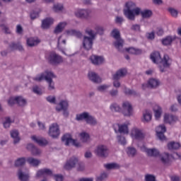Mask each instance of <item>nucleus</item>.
<instances>
[{
  "label": "nucleus",
  "instance_id": "nucleus-1",
  "mask_svg": "<svg viewBox=\"0 0 181 181\" xmlns=\"http://www.w3.org/2000/svg\"><path fill=\"white\" fill-rule=\"evenodd\" d=\"M123 13L129 21H135V16H138L139 14H141V18L144 19H149L153 15L152 11L151 10L146 9L141 11V8L136 7V4L133 1L125 3Z\"/></svg>",
  "mask_w": 181,
  "mask_h": 181
},
{
  "label": "nucleus",
  "instance_id": "nucleus-2",
  "mask_svg": "<svg viewBox=\"0 0 181 181\" xmlns=\"http://www.w3.org/2000/svg\"><path fill=\"white\" fill-rule=\"evenodd\" d=\"M150 59L154 64H158V69L161 73L167 71L172 66V59L169 55L165 54L163 57L160 56V52L158 51L153 52L150 55Z\"/></svg>",
  "mask_w": 181,
  "mask_h": 181
},
{
  "label": "nucleus",
  "instance_id": "nucleus-3",
  "mask_svg": "<svg viewBox=\"0 0 181 181\" xmlns=\"http://www.w3.org/2000/svg\"><path fill=\"white\" fill-rule=\"evenodd\" d=\"M56 75H54L52 71H45L33 78V80H34V81H38V83L45 80V81L48 83V90L52 91V90H54V82H53V78H56Z\"/></svg>",
  "mask_w": 181,
  "mask_h": 181
},
{
  "label": "nucleus",
  "instance_id": "nucleus-4",
  "mask_svg": "<svg viewBox=\"0 0 181 181\" xmlns=\"http://www.w3.org/2000/svg\"><path fill=\"white\" fill-rule=\"evenodd\" d=\"M47 60L51 66H59L63 63V57L59 55L55 52H52L48 54Z\"/></svg>",
  "mask_w": 181,
  "mask_h": 181
},
{
  "label": "nucleus",
  "instance_id": "nucleus-5",
  "mask_svg": "<svg viewBox=\"0 0 181 181\" xmlns=\"http://www.w3.org/2000/svg\"><path fill=\"white\" fill-rule=\"evenodd\" d=\"M48 134L53 138L57 139L60 136V127L57 123H52L49 128Z\"/></svg>",
  "mask_w": 181,
  "mask_h": 181
},
{
  "label": "nucleus",
  "instance_id": "nucleus-6",
  "mask_svg": "<svg viewBox=\"0 0 181 181\" xmlns=\"http://www.w3.org/2000/svg\"><path fill=\"white\" fill-rule=\"evenodd\" d=\"M62 141L64 143V145H66V146H69V145L71 144L74 146H76V148H81V144H80V142H78V141L76 139H73L70 134H64L62 137Z\"/></svg>",
  "mask_w": 181,
  "mask_h": 181
},
{
  "label": "nucleus",
  "instance_id": "nucleus-7",
  "mask_svg": "<svg viewBox=\"0 0 181 181\" xmlns=\"http://www.w3.org/2000/svg\"><path fill=\"white\" fill-rule=\"evenodd\" d=\"M95 153L99 158H107L108 156V147L103 144L99 145L95 150Z\"/></svg>",
  "mask_w": 181,
  "mask_h": 181
},
{
  "label": "nucleus",
  "instance_id": "nucleus-8",
  "mask_svg": "<svg viewBox=\"0 0 181 181\" xmlns=\"http://www.w3.org/2000/svg\"><path fill=\"white\" fill-rule=\"evenodd\" d=\"M113 129L116 134H129V130L128 129V124H119V123L113 124Z\"/></svg>",
  "mask_w": 181,
  "mask_h": 181
},
{
  "label": "nucleus",
  "instance_id": "nucleus-9",
  "mask_svg": "<svg viewBox=\"0 0 181 181\" xmlns=\"http://www.w3.org/2000/svg\"><path fill=\"white\" fill-rule=\"evenodd\" d=\"M78 163V158L76 156H72L68 159L64 165V168L66 170H71L76 168V165Z\"/></svg>",
  "mask_w": 181,
  "mask_h": 181
},
{
  "label": "nucleus",
  "instance_id": "nucleus-10",
  "mask_svg": "<svg viewBox=\"0 0 181 181\" xmlns=\"http://www.w3.org/2000/svg\"><path fill=\"white\" fill-rule=\"evenodd\" d=\"M94 39L90 38L88 36H83V47L85 50H91L93 49V45H94Z\"/></svg>",
  "mask_w": 181,
  "mask_h": 181
},
{
  "label": "nucleus",
  "instance_id": "nucleus-11",
  "mask_svg": "<svg viewBox=\"0 0 181 181\" xmlns=\"http://www.w3.org/2000/svg\"><path fill=\"white\" fill-rule=\"evenodd\" d=\"M90 60L94 66H101L102 64H104V62H105L104 57L98 55L90 56Z\"/></svg>",
  "mask_w": 181,
  "mask_h": 181
},
{
  "label": "nucleus",
  "instance_id": "nucleus-12",
  "mask_svg": "<svg viewBox=\"0 0 181 181\" xmlns=\"http://www.w3.org/2000/svg\"><path fill=\"white\" fill-rule=\"evenodd\" d=\"M122 112L125 117H129L132 114V105L129 102L123 103Z\"/></svg>",
  "mask_w": 181,
  "mask_h": 181
},
{
  "label": "nucleus",
  "instance_id": "nucleus-13",
  "mask_svg": "<svg viewBox=\"0 0 181 181\" xmlns=\"http://www.w3.org/2000/svg\"><path fill=\"white\" fill-rule=\"evenodd\" d=\"M26 149H28V151H30L33 156H40V155H42V150L36 147L33 144H28Z\"/></svg>",
  "mask_w": 181,
  "mask_h": 181
},
{
  "label": "nucleus",
  "instance_id": "nucleus-14",
  "mask_svg": "<svg viewBox=\"0 0 181 181\" xmlns=\"http://www.w3.org/2000/svg\"><path fill=\"white\" fill-rule=\"evenodd\" d=\"M91 13V10L88 9H81L75 12V16L76 18H81V19H87Z\"/></svg>",
  "mask_w": 181,
  "mask_h": 181
},
{
  "label": "nucleus",
  "instance_id": "nucleus-15",
  "mask_svg": "<svg viewBox=\"0 0 181 181\" xmlns=\"http://www.w3.org/2000/svg\"><path fill=\"white\" fill-rule=\"evenodd\" d=\"M165 132H166V127H165L164 124L160 125L157 128L156 134L160 141H165L166 139V136H165Z\"/></svg>",
  "mask_w": 181,
  "mask_h": 181
},
{
  "label": "nucleus",
  "instance_id": "nucleus-16",
  "mask_svg": "<svg viewBox=\"0 0 181 181\" xmlns=\"http://www.w3.org/2000/svg\"><path fill=\"white\" fill-rule=\"evenodd\" d=\"M56 111L57 112H60L63 110H69V100H62L58 103V106L55 107Z\"/></svg>",
  "mask_w": 181,
  "mask_h": 181
},
{
  "label": "nucleus",
  "instance_id": "nucleus-17",
  "mask_svg": "<svg viewBox=\"0 0 181 181\" xmlns=\"http://www.w3.org/2000/svg\"><path fill=\"white\" fill-rule=\"evenodd\" d=\"M88 77L90 81L95 83V84H100V83L102 81L100 76H98V74H97L95 72H89L88 74Z\"/></svg>",
  "mask_w": 181,
  "mask_h": 181
},
{
  "label": "nucleus",
  "instance_id": "nucleus-18",
  "mask_svg": "<svg viewBox=\"0 0 181 181\" xmlns=\"http://www.w3.org/2000/svg\"><path fill=\"white\" fill-rule=\"evenodd\" d=\"M18 177L21 181H28L29 180V173L24 171L23 168H20L18 171Z\"/></svg>",
  "mask_w": 181,
  "mask_h": 181
},
{
  "label": "nucleus",
  "instance_id": "nucleus-19",
  "mask_svg": "<svg viewBox=\"0 0 181 181\" xmlns=\"http://www.w3.org/2000/svg\"><path fill=\"white\" fill-rule=\"evenodd\" d=\"M127 76V69H121L116 71L115 74L112 75L113 80H119L122 77H125Z\"/></svg>",
  "mask_w": 181,
  "mask_h": 181
},
{
  "label": "nucleus",
  "instance_id": "nucleus-20",
  "mask_svg": "<svg viewBox=\"0 0 181 181\" xmlns=\"http://www.w3.org/2000/svg\"><path fill=\"white\" fill-rule=\"evenodd\" d=\"M10 135L13 139L14 145H16V144H19V142L21 141V137H19V131H18L17 129L11 130L10 132Z\"/></svg>",
  "mask_w": 181,
  "mask_h": 181
},
{
  "label": "nucleus",
  "instance_id": "nucleus-21",
  "mask_svg": "<svg viewBox=\"0 0 181 181\" xmlns=\"http://www.w3.org/2000/svg\"><path fill=\"white\" fill-rule=\"evenodd\" d=\"M45 175L52 176V175H53V171H52V170L49 168H42L37 172L36 177H41V176H43Z\"/></svg>",
  "mask_w": 181,
  "mask_h": 181
},
{
  "label": "nucleus",
  "instance_id": "nucleus-22",
  "mask_svg": "<svg viewBox=\"0 0 181 181\" xmlns=\"http://www.w3.org/2000/svg\"><path fill=\"white\" fill-rule=\"evenodd\" d=\"M31 139L34 142H36V144L40 145V146H46V145L49 144V141H47L45 138H37L36 136H33Z\"/></svg>",
  "mask_w": 181,
  "mask_h": 181
},
{
  "label": "nucleus",
  "instance_id": "nucleus-23",
  "mask_svg": "<svg viewBox=\"0 0 181 181\" xmlns=\"http://www.w3.org/2000/svg\"><path fill=\"white\" fill-rule=\"evenodd\" d=\"M52 25H53V18H47L42 20L41 28L42 29H49Z\"/></svg>",
  "mask_w": 181,
  "mask_h": 181
},
{
  "label": "nucleus",
  "instance_id": "nucleus-24",
  "mask_svg": "<svg viewBox=\"0 0 181 181\" xmlns=\"http://www.w3.org/2000/svg\"><path fill=\"white\" fill-rule=\"evenodd\" d=\"M176 40V37H172L170 35H168L161 40V43L162 45H163V46H170L173 40Z\"/></svg>",
  "mask_w": 181,
  "mask_h": 181
},
{
  "label": "nucleus",
  "instance_id": "nucleus-25",
  "mask_svg": "<svg viewBox=\"0 0 181 181\" xmlns=\"http://www.w3.org/2000/svg\"><path fill=\"white\" fill-rule=\"evenodd\" d=\"M177 121V117L173 115H164V122L165 124H173V122H176Z\"/></svg>",
  "mask_w": 181,
  "mask_h": 181
},
{
  "label": "nucleus",
  "instance_id": "nucleus-26",
  "mask_svg": "<svg viewBox=\"0 0 181 181\" xmlns=\"http://www.w3.org/2000/svg\"><path fill=\"white\" fill-rule=\"evenodd\" d=\"M114 46L118 50V52H124V40L119 38L114 42Z\"/></svg>",
  "mask_w": 181,
  "mask_h": 181
},
{
  "label": "nucleus",
  "instance_id": "nucleus-27",
  "mask_svg": "<svg viewBox=\"0 0 181 181\" xmlns=\"http://www.w3.org/2000/svg\"><path fill=\"white\" fill-rule=\"evenodd\" d=\"M148 83L149 88H158V87H159L160 84V82L159 81V80L153 78H150Z\"/></svg>",
  "mask_w": 181,
  "mask_h": 181
},
{
  "label": "nucleus",
  "instance_id": "nucleus-28",
  "mask_svg": "<svg viewBox=\"0 0 181 181\" xmlns=\"http://www.w3.org/2000/svg\"><path fill=\"white\" fill-rule=\"evenodd\" d=\"M67 25V23L66 22H61L59 23L54 30V33L55 35H58V33H62L63 30H64V28Z\"/></svg>",
  "mask_w": 181,
  "mask_h": 181
},
{
  "label": "nucleus",
  "instance_id": "nucleus-29",
  "mask_svg": "<svg viewBox=\"0 0 181 181\" xmlns=\"http://www.w3.org/2000/svg\"><path fill=\"white\" fill-rule=\"evenodd\" d=\"M160 161L163 165H170V154L165 153L160 156Z\"/></svg>",
  "mask_w": 181,
  "mask_h": 181
},
{
  "label": "nucleus",
  "instance_id": "nucleus-30",
  "mask_svg": "<svg viewBox=\"0 0 181 181\" xmlns=\"http://www.w3.org/2000/svg\"><path fill=\"white\" fill-rule=\"evenodd\" d=\"M132 135H134L135 139L141 140L145 138L144 133H142V132L138 129H135L132 131Z\"/></svg>",
  "mask_w": 181,
  "mask_h": 181
},
{
  "label": "nucleus",
  "instance_id": "nucleus-31",
  "mask_svg": "<svg viewBox=\"0 0 181 181\" xmlns=\"http://www.w3.org/2000/svg\"><path fill=\"white\" fill-rule=\"evenodd\" d=\"M151 119H152V113H151V111L148 110H145V112L143 113L142 122H149Z\"/></svg>",
  "mask_w": 181,
  "mask_h": 181
},
{
  "label": "nucleus",
  "instance_id": "nucleus-32",
  "mask_svg": "<svg viewBox=\"0 0 181 181\" xmlns=\"http://www.w3.org/2000/svg\"><path fill=\"white\" fill-rule=\"evenodd\" d=\"M9 47L11 50H19V52H23V47L21 43L11 42L9 45Z\"/></svg>",
  "mask_w": 181,
  "mask_h": 181
},
{
  "label": "nucleus",
  "instance_id": "nucleus-33",
  "mask_svg": "<svg viewBox=\"0 0 181 181\" xmlns=\"http://www.w3.org/2000/svg\"><path fill=\"white\" fill-rule=\"evenodd\" d=\"M79 136L81 142L83 144L90 142V134H88L87 132H81L79 134Z\"/></svg>",
  "mask_w": 181,
  "mask_h": 181
},
{
  "label": "nucleus",
  "instance_id": "nucleus-34",
  "mask_svg": "<svg viewBox=\"0 0 181 181\" xmlns=\"http://www.w3.org/2000/svg\"><path fill=\"white\" fill-rule=\"evenodd\" d=\"M169 151H177L180 148V144L175 141H171L168 144Z\"/></svg>",
  "mask_w": 181,
  "mask_h": 181
},
{
  "label": "nucleus",
  "instance_id": "nucleus-35",
  "mask_svg": "<svg viewBox=\"0 0 181 181\" xmlns=\"http://www.w3.org/2000/svg\"><path fill=\"white\" fill-rule=\"evenodd\" d=\"M146 152L148 156H159V151L156 148H146Z\"/></svg>",
  "mask_w": 181,
  "mask_h": 181
},
{
  "label": "nucleus",
  "instance_id": "nucleus-36",
  "mask_svg": "<svg viewBox=\"0 0 181 181\" xmlns=\"http://www.w3.org/2000/svg\"><path fill=\"white\" fill-rule=\"evenodd\" d=\"M26 158L25 157L18 158L15 160L14 165L16 168L23 166L26 163Z\"/></svg>",
  "mask_w": 181,
  "mask_h": 181
},
{
  "label": "nucleus",
  "instance_id": "nucleus-37",
  "mask_svg": "<svg viewBox=\"0 0 181 181\" xmlns=\"http://www.w3.org/2000/svg\"><path fill=\"white\" fill-rule=\"evenodd\" d=\"M40 43V41L39 40H35L33 37L28 38L27 39V45L30 47H33L35 46H37Z\"/></svg>",
  "mask_w": 181,
  "mask_h": 181
},
{
  "label": "nucleus",
  "instance_id": "nucleus-38",
  "mask_svg": "<svg viewBox=\"0 0 181 181\" xmlns=\"http://www.w3.org/2000/svg\"><path fill=\"white\" fill-rule=\"evenodd\" d=\"M89 115L90 113L87 112H83L81 114L76 115V121H83V119H84L86 122Z\"/></svg>",
  "mask_w": 181,
  "mask_h": 181
},
{
  "label": "nucleus",
  "instance_id": "nucleus-39",
  "mask_svg": "<svg viewBox=\"0 0 181 181\" xmlns=\"http://www.w3.org/2000/svg\"><path fill=\"white\" fill-rule=\"evenodd\" d=\"M27 162H28V163H29V165H31V166L36 167L38 165H40V160H39L36 158H32V157L28 158Z\"/></svg>",
  "mask_w": 181,
  "mask_h": 181
},
{
  "label": "nucleus",
  "instance_id": "nucleus-40",
  "mask_svg": "<svg viewBox=\"0 0 181 181\" xmlns=\"http://www.w3.org/2000/svg\"><path fill=\"white\" fill-rule=\"evenodd\" d=\"M126 51L130 53V54H142V49H136L134 47L127 48Z\"/></svg>",
  "mask_w": 181,
  "mask_h": 181
},
{
  "label": "nucleus",
  "instance_id": "nucleus-41",
  "mask_svg": "<svg viewBox=\"0 0 181 181\" xmlns=\"http://www.w3.org/2000/svg\"><path fill=\"white\" fill-rule=\"evenodd\" d=\"M85 33L89 36V38L95 40V37L97 36V33H94V30H93L90 28H86L85 29Z\"/></svg>",
  "mask_w": 181,
  "mask_h": 181
},
{
  "label": "nucleus",
  "instance_id": "nucleus-42",
  "mask_svg": "<svg viewBox=\"0 0 181 181\" xmlns=\"http://www.w3.org/2000/svg\"><path fill=\"white\" fill-rule=\"evenodd\" d=\"M86 124H89V125L95 126L98 124L97 119H95V117L89 115V116H88V119H86Z\"/></svg>",
  "mask_w": 181,
  "mask_h": 181
},
{
  "label": "nucleus",
  "instance_id": "nucleus-43",
  "mask_svg": "<svg viewBox=\"0 0 181 181\" xmlns=\"http://www.w3.org/2000/svg\"><path fill=\"white\" fill-rule=\"evenodd\" d=\"M111 35L112 37H114V39H115L116 40L118 39H121V33H119V30H118L117 28L113 29L111 32Z\"/></svg>",
  "mask_w": 181,
  "mask_h": 181
},
{
  "label": "nucleus",
  "instance_id": "nucleus-44",
  "mask_svg": "<svg viewBox=\"0 0 181 181\" xmlns=\"http://www.w3.org/2000/svg\"><path fill=\"white\" fill-rule=\"evenodd\" d=\"M155 112V117L156 119H159L160 118V116L162 115V107L159 106H156V107L153 109Z\"/></svg>",
  "mask_w": 181,
  "mask_h": 181
},
{
  "label": "nucleus",
  "instance_id": "nucleus-45",
  "mask_svg": "<svg viewBox=\"0 0 181 181\" xmlns=\"http://www.w3.org/2000/svg\"><path fill=\"white\" fill-rule=\"evenodd\" d=\"M20 107H25L26 105L27 102L26 99L23 98L22 96H17V103Z\"/></svg>",
  "mask_w": 181,
  "mask_h": 181
},
{
  "label": "nucleus",
  "instance_id": "nucleus-46",
  "mask_svg": "<svg viewBox=\"0 0 181 181\" xmlns=\"http://www.w3.org/2000/svg\"><path fill=\"white\" fill-rule=\"evenodd\" d=\"M127 153L128 156L134 158V156L136 155V149H135L134 147H127Z\"/></svg>",
  "mask_w": 181,
  "mask_h": 181
},
{
  "label": "nucleus",
  "instance_id": "nucleus-47",
  "mask_svg": "<svg viewBox=\"0 0 181 181\" xmlns=\"http://www.w3.org/2000/svg\"><path fill=\"white\" fill-rule=\"evenodd\" d=\"M13 121L9 117H6L4 118V122H3L4 128H9L11 127V124H12Z\"/></svg>",
  "mask_w": 181,
  "mask_h": 181
},
{
  "label": "nucleus",
  "instance_id": "nucleus-48",
  "mask_svg": "<svg viewBox=\"0 0 181 181\" xmlns=\"http://www.w3.org/2000/svg\"><path fill=\"white\" fill-rule=\"evenodd\" d=\"M110 110L111 111H113L115 112H121L122 111V109H121V107L119 106L117 103H113L110 105Z\"/></svg>",
  "mask_w": 181,
  "mask_h": 181
},
{
  "label": "nucleus",
  "instance_id": "nucleus-49",
  "mask_svg": "<svg viewBox=\"0 0 181 181\" xmlns=\"http://www.w3.org/2000/svg\"><path fill=\"white\" fill-rule=\"evenodd\" d=\"M105 168L106 169H108L109 170H111V169H118L119 168V165L115 163H107L105 165Z\"/></svg>",
  "mask_w": 181,
  "mask_h": 181
},
{
  "label": "nucleus",
  "instance_id": "nucleus-50",
  "mask_svg": "<svg viewBox=\"0 0 181 181\" xmlns=\"http://www.w3.org/2000/svg\"><path fill=\"white\" fill-rule=\"evenodd\" d=\"M124 94L126 95H138V93L134 90H131L127 87H124Z\"/></svg>",
  "mask_w": 181,
  "mask_h": 181
},
{
  "label": "nucleus",
  "instance_id": "nucleus-51",
  "mask_svg": "<svg viewBox=\"0 0 181 181\" xmlns=\"http://www.w3.org/2000/svg\"><path fill=\"white\" fill-rule=\"evenodd\" d=\"M108 88H110V86L108 85H100L97 87V90L99 91V93H105Z\"/></svg>",
  "mask_w": 181,
  "mask_h": 181
},
{
  "label": "nucleus",
  "instance_id": "nucleus-52",
  "mask_svg": "<svg viewBox=\"0 0 181 181\" xmlns=\"http://www.w3.org/2000/svg\"><path fill=\"white\" fill-rule=\"evenodd\" d=\"M96 35H100V36H103L104 35V27L102 26H96L95 28Z\"/></svg>",
  "mask_w": 181,
  "mask_h": 181
},
{
  "label": "nucleus",
  "instance_id": "nucleus-53",
  "mask_svg": "<svg viewBox=\"0 0 181 181\" xmlns=\"http://www.w3.org/2000/svg\"><path fill=\"white\" fill-rule=\"evenodd\" d=\"M16 103H17V96L16 97H11L8 100V105H10V107L15 105V104H16Z\"/></svg>",
  "mask_w": 181,
  "mask_h": 181
},
{
  "label": "nucleus",
  "instance_id": "nucleus-54",
  "mask_svg": "<svg viewBox=\"0 0 181 181\" xmlns=\"http://www.w3.org/2000/svg\"><path fill=\"white\" fill-rule=\"evenodd\" d=\"M117 141L120 145H127V139H125V137L122 135L117 136Z\"/></svg>",
  "mask_w": 181,
  "mask_h": 181
},
{
  "label": "nucleus",
  "instance_id": "nucleus-55",
  "mask_svg": "<svg viewBox=\"0 0 181 181\" xmlns=\"http://www.w3.org/2000/svg\"><path fill=\"white\" fill-rule=\"evenodd\" d=\"M33 92L37 95H42V89L37 86L33 87Z\"/></svg>",
  "mask_w": 181,
  "mask_h": 181
},
{
  "label": "nucleus",
  "instance_id": "nucleus-56",
  "mask_svg": "<svg viewBox=\"0 0 181 181\" xmlns=\"http://www.w3.org/2000/svg\"><path fill=\"white\" fill-rule=\"evenodd\" d=\"M107 177H108V174H107V173H102L100 176H98L97 177L96 181H103V180H105V179H107Z\"/></svg>",
  "mask_w": 181,
  "mask_h": 181
},
{
  "label": "nucleus",
  "instance_id": "nucleus-57",
  "mask_svg": "<svg viewBox=\"0 0 181 181\" xmlns=\"http://www.w3.org/2000/svg\"><path fill=\"white\" fill-rule=\"evenodd\" d=\"M46 100L50 104H56V96L49 95L46 98Z\"/></svg>",
  "mask_w": 181,
  "mask_h": 181
},
{
  "label": "nucleus",
  "instance_id": "nucleus-58",
  "mask_svg": "<svg viewBox=\"0 0 181 181\" xmlns=\"http://www.w3.org/2000/svg\"><path fill=\"white\" fill-rule=\"evenodd\" d=\"M30 19L32 21H35V19L39 18V12L38 11H33L30 13Z\"/></svg>",
  "mask_w": 181,
  "mask_h": 181
},
{
  "label": "nucleus",
  "instance_id": "nucleus-59",
  "mask_svg": "<svg viewBox=\"0 0 181 181\" xmlns=\"http://www.w3.org/2000/svg\"><path fill=\"white\" fill-rule=\"evenodd\" d=\"M168 12H170V15L173 16L174 18H177L178 15V12L177 11L176 9L173 8H168Z\"/></svg>",
  "mask_w": 181,
  "mask_h": 181
},
{
  "label": "nucleus",
  "instance_id": "nucleus-60",
  "mask_svg": "<svg viewBox=\"0 0 181 181\" xmlns=\"http://www.w3.org/2000/svg\"><path fill=\"white\" fill-rule=\"evenodd\" d=\"M130 29L131 30H134V32H141V25L139 24H134Z\"/></svg>",
  "mask_w": 181,
  "mask_h": 181
},
{
  "label": "nucleus",
  "instance_id": "nucleus-61",
  "mask_svg": "<svg viewBox=\"0 0 181 181\" xmlns=\"http://www.w3.org/2000/svg\"><path fill=\"white\" fill-rule=\"evenodd\" d=\"M146 37L148 40H153V39H155V31H152L151 33H147L146 34Z\"/></svg>",
  "mask_w": 181,
  "mask_h": 181
},
{
  "label": "nucleus",
  "instance_id": "nucleus-62",
  "mask_svg": "<svg viewBox=\"0 0 181 181\" xmlns=\"http://www.w3.org/2000/svg\"><path fill=\"white\" fill-rule=\"evenodd\" d=\"M54 11L55 12H60V11H63V5H62V4H54Z\"/></svg>",
  "mask_w": 181,
  "mask_h": 181
},
{
  "label": "nucleus",
  "instance_id": "nucleus-63",
  "mask_svg": "<svg viewBox=\"0 0 181 181\" xmlns=\"http://www.w3.org/2000/svg\"><path fill=\"white\" fill-rule=\"evenodd\" d=\"M109 94L111 97H117L118 95V89H112L110 90Z\"/></svg>",
  "mask_w": 181,
  "mask_h": 181
},
{
  "label": "nucleus",
  "instance_id": "nucleus-64",
  "mask_svg": "<svg viewBox=\"0 0 181 181\" xmlns=\"http://www.w3.org/2000/svg\"><path fill=\"white\" fill-rule=\"evenodd\" d=\"M54 178L56 181H63V175L60 174H57L54 175Z\"/></svg>",
  "mask_w": 181,
  "mask_h": 181
}]
</instances>
